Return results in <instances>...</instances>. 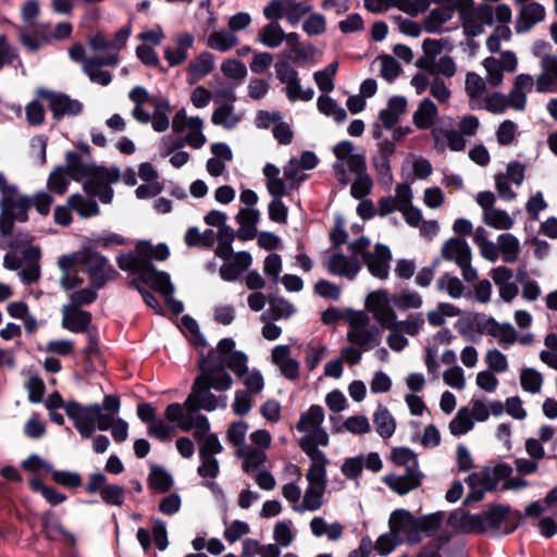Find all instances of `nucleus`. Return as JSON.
I'll use <instances>...</instances> for the list:
<instances>
[{"mask_svg": "<svg viewBox=\"0 0 557 557\" xmlns=\"http://www.w3.org/2000/svg\"><path fill=\"white\" fill-rule=\"evenodd\" d=\"M13 223L14 220L2 211L0 215V248L2 249L16 248L18 245L30 240L28 236L23 237L21 240L11 238V235L13 234Z\"/></svg>", "mask_w": 557, "mask_h": 557, "instance_id": "nucleus-46", "label": "nucleus"}, {"mask_svg": "<svg viewBox=\"0 0 557 557\" xmlns=\"http://www.w3.org/2000/svg\"><path fill=\"white\" fill-rule=\"evenodd\" d=\"M436 287L440 292H445L453 299L461 298L466 290L463 283L450 273L442 274L436 281Z\"/></svg>", "mask_w": 557, "mask_h": 557, "instance_id": "nucleus-49", "label": "nucleus"}, {"mask_svg": "<svg viewBox=\"0 0 557 557\" xmlns=\"http://www.w3.org/2000/svg\"><path fill=\"white\" fill-rule=\"evenodd\" d=\"M240 121L242 115L235 112L234 106L232 103L221 104L214 109L211 115V122L214 125L221 126L228 131L234 129Z\"/></svg>", "mask_w": 557, "mask_h": 557, "instance_id": "nucleus-35", "label": "nucleus"}, {"mask_svg": "<svg viewBox=\"0 0 557 557\" xmlns=\"http://www.w3.org/2000/svg\"><path fill=\"white\" fill-rule=\"evenodd\" d=\"M236 456L243 460V469L245 472L257 469L265 461V451L248 444L237 448Z\"/></svg>", "mask_w": 557, "mask_h": 557, "instance_id": "nucleus-39", "label": "nucleus"}, {"mask_svg": "<svg viewBox=\"0 0 557 557\" xmlns=\"http://www.w3.org/2000/svg\"><path fill=\"white\" fill-rule=\"evenodd\" d=\"M444 512L414 517L406 509L394 510L388 519V528L397 535L401 543L410 545L421 542L422 534H434L443 524Z\"/></svg>", "mask_w": 557, "mask_h": 557, "instance_id": "nucleus-3", "label": "nucleus"}, {"mask_svg": "<svg viewBox=\"0 0 557 557\" xmlns=\"http://www.w3.org/2000/svg\"><path fill=\"white\" fill-rule=\"evenodd\" d=\"M67 205L75 210L82 218H91L99 213L97 202L90 198H84L79 194H74L67 199Z\"/></svg>", "mask_w": 557, "mask_h": 557, "instance_id": "nucleus-51", "label": "nucleus"}, {"mask_svg": "<svg viewBox=\"0 0 557 557\" xmlns=\"http://www.w3.org/2000/svg\"><path fill=\"white\" fill-rule=\"evenodd\" d=\"M317 107L319 112L332 117L337 123L345 121L347 117L345 109L329 96H320L317 100Z\"/></svg>", "mask_w": 557, "mask_h": 557, "instance_id": "nucleus-53", "label": "nucleus"}, {"mask_svg": "<svg viewBox=\"0 0 557 557\" xmlns=\"http://www.w3.org/2000/svg\"><path fill=\"white\" fill-rule=\"evenodd\" d=\"M393 297L387 290L377 289L370 293L366 299V308L382 327H394L397 314L392 307Z\"/></svg>", "mask_w": 557, "mask_h": 557, "instance_id": "nucleus-10", "label": "nucleus"}, {"mask_svg": "<svg viewBox=\"0 0 557 557\" xmlns=\"http://www.w3.org/2000/svg\"><path fill=\"white\" fill-rule=\"evenodd\" d=\"M329 272L335 276L345 277L349 281L356 278L361 270V263L356 257H348L343 253H333L327 262Z\"/></svg>", "mask_w": 557, "mask_h": 557, "instance_id": "nucleus-17", "label": "nucleus"}, {"mask_svg": "<svg viewBox=\"0 0 557 557\" xmlns=\"http://www.w3.org/2000/svg\"><path fill=\"white\" fill-rule=\"evenodd\" d=\"M499 255L507 263H513L520 253V242L510 233H503L497 237Z\"/></svg>", "mask_w": 557, "mask_h": 557, "instance_id": "nucleus-43", "label": "nucleus"}, {"mask_svg": "<svg viewBox=\"0 0 557 557\" xmlns=\"http://www.w3.org/2000/svg\"><path fill=\"white\" fill-rule=\"evenodd\" d=\"M520 384L523 391L537 394L542 389L543 376L533 368H523L520 372Z\"/></svg>", "mask_w": 557, "mask_h": 557, "instance_id": "nucleus-58", "label": "nucleus"}, {"mask_svg": "<svg viewBox=\"0 0 557 557\" xmlns=\"http://www.w3.org/2000/svg\"><path fill=\"white\" fill-rule=\"evenodd\" d=\"M453 8L441 7L433 9L424 20V28L428 33H440L443 25L453 17Z\"/></svg>", "mask_w": 557, "mask_h": 557, "instance_id": "nucleus-47", "label": "nucleus"}, {"mask_svg": "<svg viewBox=\"0 0 557 557\" xmlns=\"http://www.w3.org/2000/svg\"><path fill=\"white\" fill-rule=\"evenodd\" d=\"M420 471H406L404 474H386L383 482L399 495H405L420 486L422 481Z\"/></svg>", "mask_w": 557, "mask_h": 557, "instance_id": "nucleus-22", "label": "nucleus"}, {"mask_svg": "<svg viewBox=\"0 0 557 557\" xmlns=\"http://www.w3.org/2000/svg\"><path fill=\"white\" fill-rule=\"evenodd\" d=\"M200 373L196 377L218 392H224L233 385V379L226 371L222 359L211 358V351L199 360Z\"/></svg>", "mask_w": 557, "mask_h": 557, "instance_id": "nucleus-8", "label": "nucleus"}, {"mask_svg": "<svg viewBox=\"0 0 557 557\" xmlns=\"http://www.w3.org/2000/svg\"><path fill=\"white\" fill-rule=\"evenodd\" d=\"M70 175L64 168H55L49 175L47 188L57 195H63L70 183Z\"/></svg>", "mask_w": 557, "mask_h": 557, "instance_id": "nucleus-63", "label": "nucleus"}, {"mask_svg": "<svg viewBox=\"0 0 557 557\" xmlns=\"http://www.w3.org/2000/svg\"><path fill=\"white\" fill-rule=\"evenodd\" d=\"M536 91L552 92L557 85V57L546 54L541 60V73L534 79Z\"/></svg>", "mask_w": 557, "mask_h": 557, "instance_id": "nucleus-20", "label": "nucleus"}, {"mask_svg": "<svg viewBox=\"0 0 557 557\" xmlns=\"http://www.w3.org/2000/svg\"><path fill=\"white\" fill-rule=\"evenodd\" d=\"M83 70L89 79L94 83L107 86L111 83V74L102 70L101 62L96 59L87 58L84 61Z\"/></svg>", "mask_w": 557, "mask_h": 557, "instance_id": "nucleus-56", "label": "nucleus"}, {"mask_svg": "<svg viewBox=\"0 0 557 557\" xmlns=\"http://www.w3.org/2000/svg\"><path fill=\"white\" fill-rule=\"evenodd\" d=\"M407 100L403 96H394L388 100L387 107L380 112V121L386 129H392L398 123L401 114L406 112Z\"/></svg>", "mask_w": 557, "mask_h": 557, "instance_id": "nucleus-30", "label": "nucleus"}, {"mask_svg": "<svg viewBox=\"0 0 557 557\" xmlns=\"http://www.w3.org/2000/svg\"><path fill=\"white\" fill-rule=\"evenodd\" d=\"M349 330L347 341L363 351H369L381 344L382 334L377 326L370 324L364 311H350L347 315Z\"/></svg>", "mask_w": 557, "mask_h": 557, "instance_id": "nucleus-6", "label": "nucleus"}, {"mask_svg": "<svg viewBox=\"0 0 557 557\" xmlns=\"http://www.w3.org/2000/svg\"><path fill=\"white\" fill-rule=\"evenodd\" d=\"M479 331L497 339L507 349L518 341L516 329L510 323H499L494 318H486L479 324Z\"/></svg>", "mask_w": 557, "mask_h": 557, "instance_id": "nucleus-14", "label": "nucleus"}, {"mask_svg": "<svg viewBox=\"0 0 557 557\" xmlns=\"http://www.w3.org/2000/svg\"><path fill=\"white\" fill-rule=\"evenodd\" d=\"M211 358L223 360L237 377L244 376L248 370V357L240 350H235V342L232 338H223L215 349L211 350Z\"/></svg>", "mask_w": 557, "mask_h": 557, "instance_id": "nucleus-12", "label": "nucleus"}, {"mask_svg": "<svg viewBox=\"0 0 557 557\" xmlns=\"http://www.w3.org/2000/svg\"><path fill=\"white\" fill-rule=\"evenodd\" d=\"M81 263L85 267L90 284L96 289L116 275V271L109 264L108 259L97 251L90 249L81 251Z\"/></svg>", "mask_w": 557, "mask_h": 557, "instance_id": "nucleus-9", "label": "nucleus"}, {"mask_svg": "<svg viewBox=\"0 0 557 557\" xmlns=\"http://www.w3.org/2000/svg\"><path fill=\"white\" fill-rule=\"evenodd\" d=\"M442 256L444 259L455 261L459 265L460 263L465 264L468 259H471V250L466 240L450 238L444 243Z\"/></svg>", "mask_w": 557, "mask_h": 557, "instance_id": "nucleus-31", "label": "nucleus"}, {"mask_svg": "<svg viewBox=\"0 0 557 557\" xmlns=\"http://www.w3.org/2000/svg\"><path fill=\"white\" fill-rule=\"evenodd\" d=\"M509 511V506L496 505L482 513L484 531L498 532Z\"/></svg>", "mask_w": 557, "mask_h": 557, "instance_id": "nucleus-44", "label": "nucleus"}, {"mask_svg": "<svg viewBox=\"0 0 557 557\" xmlns=\"http://www.w3.org/2000/svg\"><path fill=\"white\" fill-rule=\"evenodd\" d=\"M393 304L399 310L419 309L423 305L422 296L412 289H403L393 296Z\"/></svg>", "mask_w": 557, "mask_h": 557, "instance_id": "nucleus-57", "label": "nucleus"}, {"mask_svg": "<svg viewBox=\"0 0 557 557\" xmlns=\"http://www.w3.org/2000/svg\"><path fill=\"white\" fill-rule=\"evenodd\" d=\"M295 531L293 529V522L290 520L278 521L274 525L273 539L275 545L278 547H287L295 540Z\"/></svg>", "mask_w": 557, "mask_h": 557, "instance_id": "nucleus-62", "label": "nucleus"}, {"mask_svg": "<svg viewBox=\"0 0 557 557\" xmlns=\"http://www.w3.org/2000/svg\"><path fill=\"white\" fill-rule=\"evenodd\" d=\"M207 45L213 50L226 52L238 45V38L230 29L223 28L211 33L207 39Z\"/></svg>", "mask_w": 557, "mask_h": 557, "instance_id": "nucleus-40", "label": "nucleus"}, {"mask_svg": "<svg viewBox=\"0 0 557 557\" xmlns=\"http://www.w3.org/2000/svg\"><path fill=\"white\" fill-rule=\"evenodd\" d=\"M323 421V408L318 405H312L300 416L296 428L299 432L306 434L304 438H310L312 442H315L321 446H326L329 443V435L321 426Z\"/></svg>", "mask_w": 557, "mask_h": 557, "instance_id": "nucleus-11", "label": "nucleus"}, {"mask_svg": "<svg viewBox=\"0 0 557 557\" xmlns=\"http://www.w3.org/2000/svg\"><path fill=\"white\" fill-rule=\"evenodd\" d=\"M534 78L529 74H519L515 77L513 85L507 95L510 108L516 111H524L527 95L534 87Z\"/></svg>", "mask_w": 557, "mask_h": 557, "instance_id": "nucleus-19", "label": "nucleus"}, {"mask_svg": "<svg viewBox=\"0 0 557 557\" xmlns=\"http://www.w3.org/2000/svg\"><path fill=\"white\" fill-rule=\"evenodd\" d=\"M71 178L79 181L83 178L90 180L95 175V168L84 163L76 152L66 153V166L64 168Z\"/></svg>", "mask_w": 557, "mask_h": 557, "instance_id": "nucleus-37", "label": "nucleus"}, {"mask_svg": "<svg viewBox=\"0 0 557 557\" xmlns=\"http://www.w3.org/2000/svg\"><path fill=\"white\" fill-rule=\"evenodd\" d=\"M491 276L498 287L499 296L505 301H511L518 294V287L512 281V271L506 267H497L492 270Z\"/></svg>", "mask_w": 557, "mask_h": 557, "instance_id": "nucleus-24", "label": "nucleus"}, {"mask_svg": "<svg viewBox=\"0 0 557 557\" xmlns=\"http://www.w3.org/2000/svg\"><path fill=\"white\" fill-rule=\"evenodd\" d=\"M310 530L314 536L325 535L330 541H337L343 535V525L339 522L329 524L322 517L311 519Z\"/></svg>", "mask_w": 557, "mask_h": 557, "instance_id": "nucleus-41", "label": "nucleus"}, {"mask_svg": "<svg viewBox=\"0 0 557 557\" xmlns=\"http://www.w3.org/2000/svg\"><path fill=\"white\" fill-rule=\"evenodd\" d=\"M329 349L321 343L310 342L306 348L305 366L309 372L317 369L319 363L326 357Z\"/></svg>", "mask_w": 557, "mask_h": 557, "instance_id": "nucleus-59", "label": "nucleus"}, {"mask_svg": "<svg viewBox=\"0 0 557 557\" xmlns=\"http://www.w3.org/2000/svg\"><path fill=\"white\" fill-rule=\"evenodd\" d=\"M493 10L490 7H480L472 15L463 22V29L468 36L475 37L483 33V24H492Z\"/></svg>", "mask_w": 557, "mask_h": 557, "instance_id": "nucleus-33", "label": "nucleus"}, {"mask_svg": "<svg viewBox=\"0 0 557 557\" xmlns=\"http://www.w3.org/2000/svg\"><path fill=\"white\" fill-rule=\"evenodd\" d=\"M362 259L373 276L380 280H386L388 277L392 253L387 246L376 244L372 252L363 253Z\"/></svg>", "mask_w": 557, "mask_h": 557, "instance_id": "nucleus-15", "label": "nucleus"}, {"mask_svg": "<svg viewBox=\"0 0 557 557\" xmlns=\"http://www.w3.org/2000/svg\"><path fill=\"white\" fill-rule=\"evenodd\" d=\"M435 147L443 150L462 151L467 146L465 136L457 129L434 128L431 133Z\"/></svg>", "mask_w": 557, "mask_h": 557, "instance_id": "nucleus-25", "label": "nucleus"}, {"mask_svg": "<svg viewBox=\"0 0 557 557\" xmlns=\"http://www.w3.org/2000/svg\"><path fill=\"white\" fill-rule=\"evenodd\" d=\"M338 69L337 62L330 63L326 67L314 73L313 78L318 88L323 92L334 89V79Z\"/></svg>", "mask_w": 557, "mask_h": 557, "instance_id": "nucleus-61", "label": "nucleus"}, {"mask_svg": "<svg viewBox=\"0 0 557 557\" xmlns=\"http://www.w3.org/2000/svg\"><path fill=\"white\" fill-rule=\"evenodd\" d=\"M483 222L495 230L508 231L515 225V219L505 210L495 208L482 213Z\"/></svg>", "mask_w": 557, "mask_h": 557, "instance_id": "nucleus-42", "label": "nucleus"}, {"mask_svg": "<svg viewBox=\"0 0 557 557\" xmlns=\"http://www.w3.org/2000/svg\"><path fill=\"white\" fill-rule=\"evenodd\" d=\"M449 523L467 533L485 532L482 515L455 511L449 517Z\"/></svg>", "mask_w": 557, "mask_h": 557, "instance_id": "nucleus-34", "label": "nucleus"}, {"mask_svg": "<svg viewBox=\"0 0 557 557\" xmlns=\"http://www.w3.org/2000/svg\"><path fill=\"white\" fill-rule=\"evenodd\" d=\"M373 423L376 432L383 438L391 437L396 429V423L387 408L380 406L373 414Z\"/></svg>", "mask_w": 557, "mask_h": 557, "instance_id": "nucleus-45", "label": "nucleus"}, {"mask_svg": "<svg viewBox=\"0 0 557 557\" xmlns=\"http://www.w3.org/2000/svg\"><path fill=\"white\" fill-rule=\"evenodd\" d=\"M326 487L309 485L304 494L302 502L293 505V510L297 512L315 511L323 505V496Z\"/></svg>", "mask_w": 557, "mask_h": 557, "instance_id": "nucleus-36", "label": "nucleus"}, {"mask_svg": "<svg viewBox=\"0 0 557 557\" xmlns=\"http://www.w3.org/2000/svg\"><path fill=\"white\" fill-rule=\"evenodd\" d=\"M485 81L475 73H468L466 77V91L470 98V106L473 108V104H478L481 102L482 98L485 96Z\"/></svg>", "mask_w": 557, "mask_h": 557, "instance_id": "nucleus-55", "label": "nucleus"}, {"mask_svg": "<svg viewBox=\"0 0 557 557\" xmlns=\"http://www.w3.org/2000/svg\"><path fill=\"white\" fill-rule=\"evenodd\" d=\"M285 38V32L276 22L267 24L259 33V41L269 48L278 47Z\"/></svg>", "mask_w": 557, "mask_h": 557, "instance_id": "nucleus-52", "label": "nucleus"}, {"mask_svg": "<svg viewBox=\"0 0 557 557\" xmlns=\"http://www.w3.org/2000/svg\"><path fill=\"white\" fill-rule=\"evenodd\" d=\"M214 66V58L209 52H201L187 69V82L196 84L201 78L207 76Z\"/></svg>", "mask_w": 557, "mask_h": 557, "instance_id": "nucleus-32", "label": "nucleus"}, {"mask_svg": "<svg viewBox=\"0 0 557 557\" xmlns=\"http://www.w3.org/2000/svg\"><path fill=\"white\" fill-rule=\"evenodd\" d=\"M134 103L132 116L141 124L150 123L153 131L165 132L170 126L171 104L161 95H150L143 86H135L128 94Z\"/></svg>", "mask_w": 557, "mask_h": 557, "instance_id": "nucleus-4", "label": "nucleus"}, {"mask_svg": "<svg viewBox=\"0 0 557 557\" xmlns=\"http://www.w3.org/2000/svg\"><path fill=\"white\" fill-rule=\"evenodd\" d=\"M474 426V422L471 419V412L469 407H461L458 409L454 419L449 422V431L454 436H461Z\"/></svg>", "mask_w": 557, "mask_h": 557, "instance_id": "nucleus-50", "label": "nucleus"}, {"mask_svg": "<svg viewBox=\"0 0 557 557\" xmlns=\"http://www.w3.org/2000/svg\"><path fill=\"white\" fill-rule=\"evenodd\" d=\"M172 129L176 134H184L181 143L194 149L202 148L207 143V137L203 134V120L199 116H187L185 109H180L172 120Z\"/></svg>", "mask_w": 557, "mask_h": 557, "instance_id": "nucleus-7", "label": "nucleus"}, {"mask_svg": "<svg viewBox=\"0 0 557 557\" xmlns=\"http://www.w3.org/2000/svg\"><path fill=\"white\" fill-rule=\"evenodd\" d=\"M194 35L190 33H181L176 36V48H166L164 59L171 66L183 63L188 57V50L193 47Z\"/></svg>", "mask_w": 557, "mask_h": 557, "instance_id": "nucleus-28", "label": "nucleus"}, {"mask_svg": "<svg viewBox=\"0 0 557 557\" xmlns=\"http://www.w3.org/2000/svg\"><path fill=\"white\" fill-rule=\"evenodd\" d=\"M0 207L3 213L9 214L14 221L25 222L28 219L27 210L30 207V199L17 191L10 197V200H1Z\"/></svg>", "mask_w": 557, "mask_h": 557, "instance_id": "nucleus-29", "label": "nucleus"}, {"mask_svg": "<svg viewBox=\"0 0 557 557\" xmlns=\"http://www.w3.org/2000/svg\"><path fill=\"white\" fill-rule=\"evenodd\" d=\"M508 108H510V104L507 95L500 92L485 95L481 102L473 104V109H484L494 114L504 113Z\"/></svg>", "mask_w": 557, "mask_h": 557, "instance_id": "nucleus-48", "label": "nucleus"}, {"mask_svg": "<svg viewBox=\"0 0 557 557\" xmlns=\"http://www.w3.org/2000/svg\"><path fill=\"white\" fill-rule=\"evenodd\" d=\"M437 114L438 111L435 103L429 98H425L420 102L418 109L413 113L412 120L419 129H428L433 125Z\"/></svg>", "mask_w": 557, "mask_h": 557, "instance_id": "nucleus-38", "label": "nucleus"}, {"mask_svg": "<svg viewBox=\"0 0 557 557\" xmlns=\"http://www.w3.org/2000/svg\"><path fill=\"white\" fill-rule=\"evenodd\" d=\"M23 259L27 265L18 272V276L24 284H33L40 277V249L36 246L26 247L23 250Z\"/></svg>", "mask_w": 557, "mask_h": 557, "instance_id": "nucleus-27", "label": "nucleus"}, {"mask_svg": "<svg viewBox=\"0 0 557 557\" xmlns=\"http://www.w3.org/2000/svg\"><path fill=\"white\" fill-rule=\"evenodd\" d=\"M271 360L285 379L295 381L299 377L300 363L292 357L288 345H276L271 351Z\"/></svg>", "mask_w": 557, "mask_h": 557, "instance_id": "nucleus-16", "label": "nucleus"}, {"mask_svg": "<svg viewBox=\"0 0 557 557\" xmlns=\"http://www.w3.org/2000/svg\"><path fill=\"white\" fill-rule=\"evenodd\" d=\"M545 15L546 10L544 5L539 2L532 1L521 4L516 21V32L519 34L529 32L534 25L542 22Z\"/></svg>", "mask_w": 557, "mask_h": 557, "instance_id": "nucleus-18", "label": "nucleus"}, {"mask_svg": "<svg viewBox=\"0 0 557 557\" xmlns=\"http://www.w3.org/2000/svg\"><path fill=\"white\" fill-rule=\"evenodd\" d=\"M260 219V212L256 208H242L237 212L235 220L239 227L236 235L243 239H252L257 234V224Z\"/></svg>", "mask_w": 557, "mask_h": 557, "instance_id": "nucleus-23", "label": "nucleus"}, {"mask_svg": "<svg viewBox=\"0 0 557 557\" xmlns=\"http://www.w3.org/2000/svg\"><path fill=\"white\" fill-rule=\"evenodd\" d=\"M66 416L73 421L76 431L83 438L92 436L96 430H111L113 440L122 443L128 437V424L122 418H113L112 414H102L99 404H70L66 407Z\"/></svg>", "mask_w": 557, "mask_h": 557, "instance_id": "nucleus-2", "label": "nucleus"}, {"mask_svg": "<svg viewBox=\"0 0 557 557\" xmlns=\"http://www.w3.org/2000/svg\"><path fill=\"white\" fill-rule=\"evenodd\" d=\"M40 98L47 101L53 117L60 120L64 116L77 115L82 112V104L77 100L71 99L64 94H58L51 90H38Z\"/></svg>", "mask_w": 557, "mask_h": 557, "instance_id": "nucleus-13", "label": "nucleus"}, {"mask_svg": "<svg viewBox=\"0 0 557 557\" xmlns=\"http://www.w3.org/2000/svg\"><path fill=\"white\" fill-rule=\"evenodd\" d=\"M137 252L139 256H143L144 260L148 263H151V259H156L159 261L165 260L169 255V248L164 244H159L157 246H151L149 243H140L137 245Z\"/></svg>", "mask_w": 557, "mask_h": 557, "instance_id": "nucleus-64", "label": "nucleus"}, {"mask_svg": "<svg viewBox=\"0 0 557 557\" xmlns=\"http://www.w3.org/2000/svg\"><path fill=\"white\" fill-rule=\"evenodd\" d=\"M335 161L332 164L336 181L347 186L352 175L367 168L366 156L349 140H342L333 147Z\"/></svg>", "mask_w": 557, "mask_h": 557, "instance_id": "nucleus-5", "label": "nucleus"}, {"mask_svg": "<svg viewBox=\"0 0 557 557\" xmlns=\"http://www.w3.org/2000/svg\"><path fill=\"white\" fill-rule=\"evenodd\" d=\"M423 55L419 59L418 65L422 70L431 66L434 61L438 59L443 50V44L441 40L436 39H425L422 42Z\"/></svg>", "mask_w": 557, "mask_h": 557, "instance_id": "nucleus-60", "label": "nucleus"}, {"mask_svg": "<svg viewBox=\"0 0 557 557\" xmlns=\"http://www.w3.org/2000/svg\"><path fill=\"white\" fill-rule=\"evenodd\" d=\"M210 386L196 379L191 392L183 405L173 403L165 409V418L169 422L176 423L177 428L188 432L194 430L195 437H200L209 432L210 423L200 409L213 411L218 408H226V397H216L210 392Z\"/></svg>", "mask_w": 557, "mask_h": 557, "instance_id": "nucleus-1", "label": "nucleus"}, {"mask_svg": "<svg viewBox=\"0 0 557 557\" xmlns=\"http://www.w3.org/2000/svg\"><path fill=\"white\" fill-rule=\"evenodd\" d=\"M140 278L163 296L174 293L170 275L166 272L158 271L151 263L146 265Z\"/></svg>", "mask_w": 557, "mask_h": 557, "instance_id": "nucleus-26", "label": "nucleus"}, {"mask_svg": "<svg viewBox=\"0 0 557 557\" xmlns=\"http://www.w3.org/2000/svg\"><path fill=\"white\" fill-rule=\"evenodd\" d=\"M62 312V326L73 333H83L88 330L91 323V314L88 311L63 306Z\"/></svg>", "mask_w": 557, "mask_h": 557, "instance_id": "nucleus-21", "label": "nucleus"}, {"mask_svg": "<svg viewBox=\"0 0 557 557\" xmlns=\"http://www.w3.org/2000/svg\"><path fill=\"white\" fill-rule=\"evenodd\" d=\"M350 186V195L355 199H363L368 196L373 187V181L369 173L366 170H362L360 173H356L352 175Z\"/></svg>", "mask_w": 557, "mask_h": 557, "instance_id": "nucleus-54", "label": "nucleus"}]
</instances>
